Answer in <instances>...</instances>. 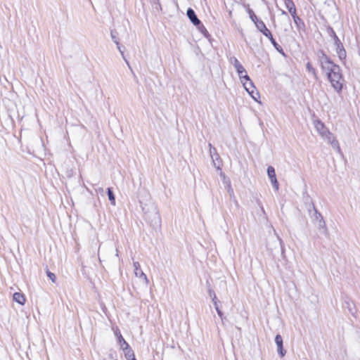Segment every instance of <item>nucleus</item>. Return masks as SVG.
I'll list each match as a JSON object with an SVG mask.
<instances>
[{
    "label": "nucleus",
    "instance_id": "f257e3e1",
    "mask_svg": "<svg viewBox=\"0 0 360 360\" xmlns=\"http://www.w3.org/2000/svg\"><path fill=\"white\" fill-rule=\"evenodd\" d=\"M139 202L147 223L155 230L160 229L162 221L157 205L150 200L144 202L143 200L139 199Z\"/></svg>",
    "mask_w": 360,
    "mask_h": 360
},
{
    "label": "nucleus",
    "instance_id": "f03ea898",
    "mask_svg": "<svg viewBox=\"0 0 360 360\" xmlns=\"http://www.w3.org/2000/svg\"><path fill=\"white\" fill-rule=\"evenodd\" d=\"M326 32L329 37H331L334 41L335 51L340 60L345 64L346 62L347 52L343 46V44L341 42L335 30L330 25H328L326 26Z\"/></svg>",
    "mask_w": 360,
    "mask_h": 360
},
{
    "label": "nucleus",
    "instance_id": "7ed1b4c3",
    "mask_svg": "<svg viewBox=\"0 0 360 360\" xmlns=\"http://www.w3.org/2000/svg\"><path fill=\"white\" fill-rule=\"evenodd\" d=\"M314 126L320 135L326 138L328 141L331 143L333 146L338 145V141L334 139L333 134L328 130L325 124L321 120H316L314 121Z\"/></svg>",
    "mask_w": 360,
    "mask_h": 360
},
{
    "label": "nucleus",
    "instance_id": "20e7f679",
    "mask_svg": "<svg viewBox=\"0 0 360 360\" xmlns=\"http://www.w3.org/2000/svg\"><path fill=\"white\" fill-rule=\"evenodd\" d=\"M315 55L317 63L319 65L321 70H323L326 68L330 67L335 63L330 57L326 53L323 49H319L316 50L315 51Z\"/></svg>",
    "mask_w": 360,
    "mask_h": 360
},
{
    "label": "nucleus",
    "instance_id": "39448f33",
    "mask_svg": "<svg viewBox=\"0 0 360 360\" xmlns=\"http://www.w3.org/2000/svg\"><path fill=\"white\" fill-rule=\"evenodd\" d=\"M331 77V79L328 80V82L330 83L331 86L334 90L338 94H340L342 91L345 82L342 72V69H340V71H338L335 74L332 75Z\"/></svg>",
    "mask_w": 360,
    "mask_h": 360
},
{
    "label": "nucleus",
    "instance_id": "423d86ee",
    "mask_svg": "<svg viewBox=\"0 0 360 360\" xmlns=\"http://www.w3.org/2000/svg\"><path fill=\"white\" fill-rule=\"evenodd\" d=\"M233 65L236 69L240 82H243L244 80H250V76L248 75L246 70L239 62V60L235 57H233Z\"/></svg>",
    "mask_w": 360,
    "mask_h": 360
},
{
    "label": "nucleus",
    "instance_id": "0eeeda50",
    "mask_svg": "<svg viewBox=\"0 0 360 360\" xmlns=\"http://www.w3.org/2000/svg\"><path fill=\"white\" fill-rule=\"evenodd\" d=\"M266 172L274 189L276 191H278L279 189V183L277 180L274 167L273 166H269L267 167Z\"/></svg>",
    "mask_w": 360,
    "mask_h": 360
},
{
    "label": "nucleus",
    "instance_id": "6e6552de",
    "mask_svg": "<svg viewBox=\"0 0 360 360\" xmlns=\"http://www.w3.org/2000/svg\"><path fill=\"white\" fill-rule=\"evenodd\" d=\"M340 66L336 63H334L330 67L326 68L323 70H322L323 72L326 73V76L328 80L331 79V75L335 74L338 71H340Z\"/></svg>",
    "mask_w": 360,
    "mask_h": 360
},
{
    "label": "nucleus",
    "instance_id": "1a4fd4ad",
    "mask_svg": "<svg viewBox=\"0 0 360 360\" xmlns=\"http://www.w3.org/2000/svg\"><path fill=\"white\" fill-rule=\"evenodd\" d=\"M186 15L191 22L195 26L197 24H199L201 21L197 16L195 11L192 8H188L186 11Z\"/></svg>",
    "mask_w": 360,
    "mask_h": 360
},
{
    "label": "nucleus",
    "instance_id": "9d476101",
    "mask_svg": "<svg viewBox=\"0 0 360 360\" xmlns=\"http://www.w3.org/2000/svg\"><path fill=\"white\" fill-rule=\"evenodd\" d=\"M134 274H135L136 276L143 278L146 281V283H148L149 281H148L146 275L141 270V266L138 262H134Z\"/></svg>",
    "mask_w": 360,
    "mask_h": 360
},
{
    "label": "nucleus",
    "instance_id": "9b49d317",
    "mask_svg": "<svg viewBox=\"0 0 360 360\" xmlns=\"http://www.w3.org/2000/svg\"><path fill=\"white\" fill-rule=\"evenodd\" d=\"M314 224L317 227L321 233L325 236H327L328 234V231L323 217L320 218L319 221H316V224Z\"/></svg>",
    "mask_w": 360,
    "mask_h": 360
},
{
    "label": "nucleus",
    "instance_id": "f8f14e48",
    "mask_svg": "<svg viewBox=\"0 0 360 360\" xmlns=\"http://www.w3.org/2000/svg\"><path fill=\"white\" fill-rule=\"evenodd\" d=\"M284 4L292 18L297 15V9L292 0H284Z\"/></svg>",
    "mask_w": 360,
    "mask_h": 360
},
{
    "label": "nucleus",
    "instance_id": "ddd939ff",
    "mask_svg": "<svg viewBox=\"0 0 360 360\" xmlns=\"http://www.w3.org/2000/svg\"><path fill=\"white\" fill-rule=\"evenodd\" d=\"M303 201L309 213H311V208H314L315 205L307 192L303 193Z\"/></svg>",
    "mask_w": 360,
    "mask_h": 360
},
{
    "label": "nucleus",
    "instance_id": "4468645a",
    "mask_svg": "<svg viewBox=\"0 0 360 360\" xmlns=\"http://www.w3.org/2000/svg\"><path fill=\"white\" fill-rule=\"evenodd\" d=\"M292 19H293V21L296 26L297 30L299 32H300V31L304 32L306 30V26H305V23H304V20L301 18H300L297 15L292 17Z\"/></svg>",
    "mask_w": 360,
    "mask_h": 360
},
{
    "label": "nucleus",
    "instance_id": "2eb2a0df",
    "mask_svg": "<svg viewBox=\"0 0 360 360\" xmlns=\"http://www.w3.org/2000/svg\"><path fill=\"white\" fill-rule=\"evenodd\" d=\"M122 349L124 351V356L127 360H137L133 349L131 348L129 344H127V346Z\"/></svg>",
    "mask_w": 360,
    "mask_h": 360
},
{
    "label": "nucleus",
    "instance_id": "dca6fc26",
    "mask_svg": "<svg viewBox=\"0 0 360 360\" xmlns=\"http://www.w3.org/2000/svg\"><path fill=\"white\" fill-rule=\"evenodd\" d=\"M197 30L199 31L200 33H201L203 37L207 39H211V34L209 33L206 27L204 26L202 22L200 21L199 24H197L195 25Z\"/></svg>",
    "mask_w": 360,
    "mask_h": 360
},
{
    "label": "nucleus",
    "instance_id": "f3484780",
    "mask_svg": "<svg viewBox=\"0 0 360 360\" xmlns=\"http://www.w3.org/2000/svg\"><path fill=\"white\" fill-rule=\"evenodd\" d=\"M115 335L117 338V341L119 345L120 346L121 349H124V347L127 346V344H129L123 338V336L121 334V332L119 329H117L115 331Z\"/></svg>",
    "mask_w": 360,
    "mask_h": 360
},
{
    "label": "nucleus",
    "instance_id": "a211bd4d",
    "mask_svg": "<svg viewBox=\"0 0 360 360\" xmlns=\"http://www.w3.org/2000/svg\"><path fill=\"white\" fill-rule=\"evenodd\" d=\"M309 216L312 219V221L314 224H316V221H319L320 218H323L321 212L316 209V206L314 208H311V213H309Z\"/></svg>",
    "mask_w": 360,
    "mask_h": 360
},
{
    "label": "nucleus",
    "instance_id": "6ab92c4d",
    "mask_svg": "<svg viewBox=\"0 0 360 360\" xmlns=\"http://www.w3.org/2000/svg\"><path fill=\"white\" fill-rule=\"evenodd\" d=\"M13 299L20 305H24L26 301L25 295L20 292H15L13 295Z\"/></svg>",
    "mask_w": 360,
    "mask_h": 360
},
{
    "label": "nucleus",
    "instance_id": "aec40b11",
    "mask_svg": "<svg viewBox=\"0 0 360 360\" xmlns=\"http://www.w3.org/2000/svg\"><path fill=\"white\" fill-rule=\"evenodd\" d=\"M254 24L257 30L262 34H263L268 29L265 23L261 19H259L257 21L255 22Z\"/></svg>",
    "mask_w": 360,
    "mask_h": 360
},
{
    "label": "nucleus",
    "instance_id": "412c9836",
    "mask_svg": "<svg viewBox=\"0 0 360 360\" xmlns=\"http://www.w3.org/2000/svg\"><path fill=\"white\" fill-rule=\"evenodd\" d=\"M106 193L108 197V200L112 205H115L116 201H115V195L113 192V189L111 187H108L106 189Z\"/></svg>",
    "mask_w": 360,
    "mask_h": 360
},
{
    "label": "nucleus",
    "instance_id": "4be33fe9",
    "mask_svg": "<svg viewBox=\"0 0 360 360\" xmlns=\"http://www.w3.org/2000/svg\"><path fill=\"white\" fill-rule=\"evenodd\" d=\"M306 69L309 72L311 73L316 80L319 79L317 75L316 70L313 67L311 62H307L306 64Z\"/></svg>",
    "mask_w": 360,
    "mask_h": 360
},
{
    "label": "nucleus",
    "instance_id": "5701e85b",
    "mask_svg": "<svg viewBox=\"0 0 360 360\" xmlns=\"http://www.w3.org/2000/svg\"><path fill=\"white\" fill-rule=\"evenodd\" d=\"M245 89L247 91H250L252 89H255L256 87L254 84V82L251 80L250 78V80H244L243 82H241Z\"/></svg>",
    "mask_w": 360,
    "mask_h": 360
},
{
    "label": "nucleus",
    "instance_id": "b1692460",
    "mask_svg": "<svg viewBox=\"0 0 360 360\" xmlns=\"http://www.w3.org/2000/svg\"><path fill=\"white\" fill-rule=\"evenodd\" d=\"M247 92L255 101L259 102V99L260 98V94L256 89L247 91Z\"/></svg>",
    "mask_w": 360,
    "mask_h": 360
},
{
    "label": "nucleus",
    "instance_id": "393cba45",
    "mask_svg": "<svg viewBox=\"0 0 360 360\" xmlns=\"http://www.w3.org/2000/svg\"><path fill=\"white\" fill-rule=\"evenodd\" d=\"M247 13L249 15L250 19L252 21L253 23L257 21L259 18L256 15L254 11L249 7V5L248 6V8L246 9Z\"/></svg>",
    "mask_w": 360,
    "mask_h": 360
},
{
    "label": "nucleus",
    "instance_id": "a878e982",
    "mask_svg": "<svg viewBox=\"0 0 360 360\" xmlns=\"http://www.w3.org/2000/svg\"><path fill=\"white\" fill-rule=\"evenodd\" d=\"M270 42L272 44V46L274 47V49L279 53L282 54L283 56H285V52H284V50H283V47L277 43V41H276L275 39H274L271 41H270Z\"/></svg>",
    "mask_w": 360,
    "mask_h": 360
},
{
    "label": "nucleus",
    "instance_id": "bb28decb",
    "mask_svg": "<svg viewBox=\"0 0 360 360\" xmlns=\"http://www.w3.org/2000/svg\"><path fill=\"white\" fill-rule=\"evenodd\" d=\"M110 36L112 41L116 44L119 45L118 32L116 30H111Z\"/></svg>",
    "mask_w": 360,
    "mask_h": 360
},
{
    "label": "nucleus",
    "instance_id": "cd10ccee",
    "mask_svg": "<svg viewBox=\"0 0 360 360\" xmlns=\"http://www.w3.org/2000/svg\"><path fill=\"white\" fill-rule=\"evenodd\" d=\"M150 1L153 5V8L154 10H155L157 11H162V6H161L160 0H150Z\"/></svg>",
    "mask_w": 360,
    "mask_h": 360
},
{
    "label": "nucleus",
    "instance_id": "c85d7f7f",
    "mask_svg": "<svg viewBox=\"0 0 360 360\" xmlns=\"http://www.w3.org/2000/svg\"><path fill=\"white\" fill-rule=\"evenodd\" d=\"M118 51H120V54L122 55V58L124 60L127 65L130 68V65L129 61L127 60V58L124 56V49H125L124 46H122L120 43L119 42V45H116Z\"/></svg>",
    "mask_w": 360,
    "mask_h": 360
},
{
    "label": "nucleus",
    "instance_id": "c756f323",
    "mask_svg": "<svg viewBox=\"0 0 360 360\" xmlns=\"http://www.w3.org/2000/svg\"><path fill=\"white\" fill-rule=\"evenodd\" d=\"M277 352L281 358L285 356L286 350L283 347V343L277 346Z\"/></svg>",
    "mask_w": 360,
    "mask_h": 360
},
{
    "label": "nucleus",
    "instance_id": "7c9ffc66",
    "mask_svg": "<svg viewBox=\"0 0 360 360\" xmlns=\"http://www.w3.org/2000/svg\"><path fill=\"white\" fill-rule=\"evenodd\" d=\"M214 307L215 310L217 311L218 316L220 317L221 321L223 322L224 319H225L226 317L224 316L223 311L220 309L219 305V304L214 305Z\"/></svg>",
    "mask_w": 360,
    "mask_h": 360
},
{
    "label": "nucleus",
    "instance_id": "2f4dec72",
    "mask_svg": "<svg viewBox=\"0 0 360 360\" xmlns=\"http://www.w3.org/2000/svg\"><path fill=\"white\" fill-rule=\"evenodd\" d=\"M46 276L47 277L53 282V283H55L56 281V276L55 275V274L52 273L51 271H50L49 270V269H46Z\"/></svg>",
    "mask_w": 360,
    "mask_h": 360
},
{
    "label": "nucleus",
    "instance_id": "473e14b6",
    "mask_svg": "<svg viewBox=\"0 0 360 360\" xmlns=\"http://www.w3.org/2000/svg\"><path fill=\"white\" fill-rule=\"evenodd\" d=\"M108 357L110 360H117V352L115 350H110Z\"/></svg>",
    "mask_w": 360,
    "mask_h": 360
},
{
    "label": "nucleus",
    "instance_id": "72a5a7b5",
    "mask_svg": "<svg viewBox=\"0 0 360 360\" xmlns=\"http://www.w3.org/2000/svg\"><path fill=\"white\" fill-rule=\"evenodd\" d=\"M209 147L211 157L213 158V154H214L216 155V158L217 159L219 158V155L217 153V149L213 147L210 143H209Z\"/></svg>",
    "mask_w": 360,
    "mask_h": 360
},
{
    "label": "nucleus",
    "instance_id": "f704fd0d",
    "mask_svg": "<svg viewBox=\"0 0 360 360\" xmlns=\"http://www.w3.org/2000/svg\"><path fill=\"white\" fill-rule=\"evenodd\" d=\"M274 340L276 346L283 343V338L280 334L276 335Z\"/></svg>",
    "mask_w": 360,
    "mask_h": 360
},
{
    "label": "nucleus",
    "instance_id": "c9c22d12",
    "mask_svg": "<svg viewBox=\"0 0 360 360\" xmlns=\"http://www.w3.org/2000/svg\"><path fill=\"white\" fill-rule=\"evenodd\" d=\"M262 34L265 36L269 41H271L274 39L271 32L269 29H267Z\"/></svg>",
    "mask_w": 360,
    "mask_h": 360
},
{
    "label": "nucleus",
    "instance_id": "e433bc0d",
    "mask_svg": "<svg viewBox=\"0 0 360 360\" xmlns=\"http://www.w3.org/2000/svg\"><path fill=\"white\" fill-rule=\"evenodd\" d=\"M346 304H347V308L348 309L349 311L352 315H354V313L356 312V309H355V307H354V304H352H352H349V302H346Z\"/></svg>",
    "mask_w": 360,
    "mask_h": 360
},
{
    "label": "nucleus",
    "instance_id": "4c0bfd02",
    "mask_svg": "<svg viewBox=\"0 0 360 360\" xmlns=\"http://www.w3.org/2000/svg\"><path fill=\"white\" fill-rule=\"evenodd\" d=\"M207 284L208 285V289H207L208 295L210 297V298L212 299L213 297H214L216 295V294H215V292L214 291V290L210 287V285L209 284L208 281H207Z\"/></svg>",
    "mask_w": 360,
    "mask_h": 360
},
{
    "label": "nucleus",
    "instance_id": "58836bf2",
    "mask_svg": "<svg viewBox=\"0 0 360 360\" xmlns=\"http://www.w3.org/2000/svg\"><path fill=\"white\" fill-rule=\"evenodd\" d=\"M280 245H281V255L283 258H285V246L284 243L282 240L281 238H278Z\"/></svg>",
    "mask_w": 360,
    "mask_h": 360
},
{
    "label": "nucleus",
    "instance_id": "ea45409f",
    "mask_svg": "<svg viewBox=\"0 0 360 360\" xmlns=\"http://www.w3.org/2000/svg\"><path fill=\"white\" fill-rule=\"evenodd\" d=\"M212 302L214 305H217L220 302L216 295L212 298Z\"/></svg>",
    "mask_w": 360,
    "mask_h": 360
},
{
    "label": "nucleus",
    "instance_id": "a19ab883",
    "mask_svg": "<svg viewBox=\"0 0 360 360\" xmlns=\"http://www.w3.org/2000/svg\"><path fill=\"white\" fill-rule=\"evenodd\" d=\"M257 202V205L260 207L261 210H262V212H264V209L263 207V205H262L261 201L258 200Z\"/></svg>",
    "mask_w": 360,
    "mask_h": 360
},
{
    "label": "nucleus",
    "instance_id": "79ce46f5",
    "mask_svg": "<svg viewBox=\"0 0 360 360\" xmlns=\"http://www.w3.org/2000/svg\"><path fill=\"white\" fill-rule=\"evenodd\" d=\"M72 176V171L70 170V171H67V176L68 177H71Z\"/></svg>",
    "mask_w": 360,
    "mask_h": 360
},
{
    "label": "nucleus",
    "instance_id": "37998d69",
    "mask_svg": "<svg viewBox=\"0 0 360 360\" xmlns=\"http://www.w3.org/2000/svg\"><path fill=\"white\" fill-rule=\"evenodd\" d=\"M281 14L282 15H288L287 12L285 11H284V10H281Z\"/></svg>",
    "mask_w": 360,
    "mask_h": 360
},
{
    "label": "nucleus",
    "instance_id": "c03bdc74",
    "mask_svg": "<svg viewBox=\"0 0 360 360\" xmlns=\"http://www.w3.org/2000/svg\"><path fill=\"white\" fill-rule=\"evenodd\" d=\"M216 168H217V169H221V168H220V167H219V166L216 167Z\"/></svg>",
    "mask_w": 360,
    "mask_h": 360
}]
</instances>
